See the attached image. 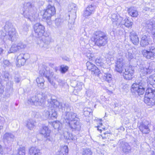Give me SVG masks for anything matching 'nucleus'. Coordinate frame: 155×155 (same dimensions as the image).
<instances>
[{
	"instance_id": "38",
	"label": "nucleus",
	"mask_w": 155,
	"mask_h": 155,
	"mask_svg": "<svg viewBox=\"0 0 155 155\" xmlns=\"http://www.w3.org/2000/svg\"><path fill=\"white\" fill-rule=\"evenodd\" d=\"M104 60L101 58H97L95 60V62L97 66H102L104 65Z\"/></svg>"
},
{
	"instance_id": "2",
	"label": "nucleus",
	"mask_w": 155,
	"mask_h": 155,
	"mask_svg": "<svg viewBox=\"0 0 155 155\" xmlns=\"http://www.w3.org/2000/svg\"><path fill=\"white\" fill-rule=\"evenodd\" d=\"M49 99H48V102L49 104V107L51 108L48 111H45L43 114L46 118L49 119H54L56 118L57 114L55 110L59 109V110H63L64 104L60 103L56 100L52 99L50 96Z\"/></svg>"
},
{
	"instance_id": "55",
	"label": "nucleus",
	"mask_w": 155,
	"mask_h": 155,
	"mask_svg": "<svg viewBox=\"0 0 155 155\" xmlns=\"http://www.w3.org/2000/svg\"><path fill=\"white\" fill-rule=\"evenodd\" d=\"M4 64L7 66H8L9 64V62L8 61L5 60L4 61Z\"/></svg>"
},
{
	"instance_id": "11",
	"label": "nucleus",
	"mask_w": 155,
	"mask_h": 155,
	"mask_svg": "<svg viewBox=\"0 0 155 155\" xmlns=\"http://www.w3.org/2000/svg\"><path fill=\"white\" fill-rule=\"evenodd\" d=\"M28 54H20L16 59V64L18 67H20L24 65L25 63L27 60L28 59Z\"/></svg>"
},
{
	"instance_id": "48",
	"label": "nucleus",
	"mask_w": 155,
	"mask_h": 155,
	"mask_svg": "<svg viewBox=\"0 0 155 155\" xmlns=\"http://www.w3.org/2000/svg\"><path fill=\"white\" fill-rule=\"evenodd\" d=\"M49 80V82L50 83V84L54 87L56 89L58 87V85L57 84H56L53 81V79L52 80Z\"/></svg>"
},
{
	"instance_id": "27",
	"label": "nucleus",
	"mask_w": 155,
	"mask_h": 155,
	"mask_svg": "<svg viewBox=\"0 0 155 155\" xmlns=\"http://www.w3.org/2000/svg\"><path fill=\"white\" fill-rule=\"evenodd\" d=\"M148 38L146 35H143L140 41V45L142 47H145L149 44Z\"/></svg>"
},
{
	"instance_id": "26",
	"label": "nucleus",
	"mask_w": 155,
	"mask_h": 155,
	"mask_svg": "<svg viewBox=\"0 0 155 155\" xmlns=\"http://www.w3.org/2000/svg\"><path fill=\"white\" fill-rule=\"evenodd\" d=\"M68 150L67 146H61L57 153V155H67Z\"/></svg>"
},
{
	"instance_id": "33",
	"label": "nucleus",
	"mask_w": 155,
	"mask_h": 155,
	"mask_svg": "<svg viewBox=\"0 0 155 155\" xmlns=\"http://www.w3.org/2000/svg\"><path fill=\"white\" fill-rule=\"evenodd\" d=\"M103 79L104 80L108 83H110L112 79V77L111 74L107 73H104L103 76Z\"/></svg>"
},
{
	"instance_id": "31",
	"label": "nucleus",
	"mask_w": 155,
	"mask_h": 155,
	"mask_svg": "<svg viewBox=\"0 0 155 155\" xmlns=\"http://www.w3.org/2000/svg\"><path fill=\"white\" fill-rule=\"evenodd\" d=\"M36 81L37 83L38 86L42 88L44 85L45 80L41 76L38 78L36 79Z\"/></svg>"
},
{
	"instance_id": "56",
	"label": "nucleus",
	"mask_w": 155,
	"mask_h": 155,
	"mask_svg": "<svg viewBox=\"0 0 155 155\" xmlns=\"http://www.w3.org/2000/svg\"><path fill=\"white\" fill-rule=\"evenodd\" d=\"M149 49L148 50L149 51H153V50L155 49V47L153 46H151L149 47Z\"/></svg>"
},
{
	"instance_id": "8",
	"label": "nucleus",
	"mask_w": 155,
	"mask_h": 155,
	"mask_svg": "<svg viewBox=\"0 0 155 155\" xmlns=\"http://www.w3.org/2000/svg\"><path fill=\"white\" fill-rule=\"evenodd\" d=\"M63 110L61 111L62 112L65 111V116L64 119L67 124L73 121L77 118L78 117L76 113L73 112H69L70 110V107L68 105L65 104V106H64Z\"/></svg>"
},
{
	"instance_id": "32",
	"label": "nucleus",
	"mask_w": 155,
	"mask_h": 155,
	"mask_svg": "<svg viewBox=\"0 0 155 155\" xmlns=\"http://www.w3.org/2000/svg\"><path fill=\"white\" fill-rule=\"evenodd\" d=\"M64 136L67 140H74L76 139L75 136H73L72 134L69 133L68 132H64Z\"/></svg>"
},
{
	"instance_id": "40",
	"label": "nucleus",
	"mask_w": 155,
	"mask_h": 155,
	"mask_svg": "<svg viewBox=\"0 0 155 155\" xmlns=\"http://www.w3.org/2000/svg\"><path fill=\"white\" fill-rule=\"evenodd\" d=\"M76 5L74 3L70 4L68 6V9L69 11H72L74 13H76L77 8Z\"/></svg>"
},
{
	"instance_id": "30",
	"label": "nucleus",
	"mask_w": 155,
	"mask_h": 155,
	"mask_svg": "<svg viewBox=\"0 0 155 155\" xmlns=\"http://www.w3.org/2000/svg\"><path fill=\"white\" fill-rule=\"evenodd\" d=\"M36 122L31 119H29L27 121V126L28 129L32 130L35 127Z\"/></svg>"
},
{
	"instance_id": "45",
	"label": "nucleus",
	"mask_w": 155,
	"mask_h": 155,
	"mask_svg": "<svg viewBox=\"0 0 155 155\" xmlns=\"http://www.w3.org/2000/svg\"><path fill=\"white\" fill-rule=\"evenodd\" d=\"M10 138V134L9 133H6L3 137L4 141L5 142H8L9 141Z\"/></svg>"
},
{
	"instance_id": "23",
	"label": "nucleus",
	"mask_w": 155,
	"mask_h": 155,
	"mask_svg": "<svg viewBox=\"0 0 155 155\" xmlns=\"http://www.w3.org/2000/svg\"><path fill=\"white\" fill-rule=\"evenodd\" d=\"M30 155H41V150L36 147H31L29 150Z\"/></svg>"
},
{
	"instance_id": "28",
	"label": "nucleus",
	"mask_w": 155,
	"mask_h": 155,
	"mask_svg": "<svg viewBox=\"0 0 155 155\" xmlns=\"http://www.w3.org/2000/svg\"><path fill=\"white\" fill-rule=\"evenodd\" d=\"M30 27L29 25L26 23L20 29V33L22 34H26L28 31Z\"/></svg>"
},
{
	"instance_id": "41",
	"label": "nucleus",
	"mask_w": 155,
	"mask_h": 155,
	"mask_svg": "<svg viewBox=\"0 0 155 155\" xmlns=\"http://www.w3.org/2000/svg\"><path fill=\"white\" fill-rule=\"evenodd\" d=\"M14 79L15 81L17 83H20L21 81V78L20 76L19 73L17 72H15V73Z\"/></svg>"
},
{
	"instance_id": "63",
	"label": "nucleus",
	"mask_w": 155,
	"mask_h": 155,
	"mask_svg": "<svg viewBox=\"0 0 155 155\" xmlns=\"http://www.w3.org/2000/svg\"><path fill=\"white\" fill-rule=\"evenodd\" d=\"M3 51V50L1 48H0V54Z\"/></svg>"
},
{
	"instance_id": "53",
	"label": "nucleus",
	"mask_w": 155,
	"mask_h": 155,
	"mask_svg": "<svg viewBox=\"0 0 155 155\" xmlns=\"http://www.w3.org/2000/svg\"><path fill=\"white\" fill-rule=\"evenodd\" d=\"M46 72H45V71L44 70H41L39 71V73L41 75H43L44 76L45 75Z\"/></svg>"
},
{
	"instance_id": "36",
	"label": "nucleus",
	"mask_w": 155,
	"mask_h": 155,
	"mask_svg": "<svg viewBox=\"0 0 155 155\" xmlns=\"http://www.w3.org/2000/svg\"><path fill=\"white\" fill-rule=\"evenodd\" d=\"M45 76L47 78L48 81H49V79L50 80H52L55 77L54 75V73L52 72H51L50 71H46Z\"/></svg>"
},
{
	"instance_id": "62",
	"label": "nucleus",
	"mask_w": 155,
	"mask_h": 155,
	"mask_svg": "<svg viewBox=\"0 0 155 155\" xmlns=\"http://www.w3.org/2000/svg\"><path fill=\"white\" fill-rule=\"evenodd\" d=\"M49 66L51 67H53L54 66V64L52 63H50L49 64Z\"/></svg>"
},
{
	"instance_id": "64",
	"label": "nucleus",
	"mask_w": 155,
	"mask_h": 155,
	"mask_svg": "<svg viewBox=\"0 0 155 155\" xmlns=\"http://www.w3.org/2000/svg\"><path fill=\"white\" fill-rule=\"evenodd\" d=\"M100 122L99 123V124L101 125V126H102V124L101 122V119L100 120Z\"/></svg>"
},
{
	"instance_id": "6",
	"label": "nucleus",
	"mask_w": 155,
	"mask_h": 155,
	"mask_svg": "<svg viewBox=\"0 0 155 155\" xmlns=\"http://www.w3.org/2000/svg\"><path fill=\"white\" fill-rule=\"evenodd\" d=\"M49 96H47L45 94H38L30 97L28 101V103L31 105L38 106L44 104L47 100V98L49 99Z\"/></svg>"
},
{
	"instance_id": "46",
	"label": "nucleus",
	"mask_w": 155,
	"mask_h": 155,
	"mask_svg": "<svg viewBox=\"0 0 155 155\" xmlns=\"http://www.w3.org/2000/svg\"><path fill=\"white\" fill-rule=\"evenodd\" d=\"M17 45L19 50L20 49H23L26 47V45L21 42L18 43Z\"/></svg>"
},
{
	"instance_id": "21",
	"label": "nucleus",
	"mask_w": 155,
	"mask_h": 155,
	"mask_svg": "<svg viewBox=\"0 0 155 155\" xmlns=\"http://www.w3.org/2000/svg\"><path fill=\"white\" fill-rule=\"evenodd\" d=\"M71 85L74 88L75 90L79 91L82 89L84 85L82 82L74 81L71 82Z\"/></svg>"
},
{
	"instance_id": "35",
	"label": "nucleus",
	"mask_w": 155,
	"mask_h": 155,
	"mask_svg": "<svg viewBox=\"0 0 155 155\" xmlns=\"http://www.w3.org/2000/svg\"><path fill=\"white\" fill-rule=\"evenodd\" d=\"M125 56L129 60H130L134 57V54H133V51L131 49H129L125 52Z\"/></svg>"
},
{
	"instance_id": "12",
	"label": "nucleus",
	"mask_w": 155,
	"mask_h": 155,
	"mask_svg": "<svg viewBox=\"0 0 155 155\" xmlns=\"http://www.w3.org/2000/svg\"><path fill=\"white\" fill-rule=\"evenodd\" d=\"M86 65L87 69L91 71L92 74H95L97 76L99 75L101 73L100 71L94 64L90 62L87 61L86 63Z\"/></svg>"
},
{
	"instance_id": "51",
	"label": "nucleus",
	"mask_w": 155,
	"mask_h": 155,
	"mask_svg": "<svg viewBox=\"0 0 155 155\" xmlns=\"http://www.w3.org/2000/svg\"><path fill=\"white\" fill-rule=\"evenodd\" d=\"M104 135H102L101 136L102 137V139H106L108 140V139L109 138L108 137V134L107 133H104Z\"/></svg>"
},
{
	"instance_id": "58",
	"label": "nucleus",
	"mask_w": 155,
	"mask_h": 155,
	"mask_svg": "<svg viewBox=\"0 0 155 155\" xmlns=\"http://www.w3.org/2000/svg\"><path fill=\"white\" fill-rule=\"evenodd\" d=\"M9 76V74L7 73H6L5 74V78L8 79Z\"/></svg>"
},
{
	"instance_id": "37",
	"label": "nucleus",
	"mask_w": 155,
	"mask_h": 155,
	"mask_svg": "<svg viewBox=\"0 0 155 155\" xmlns=\"http://www.w3.org/2000/svg\"><path fill=\"white\" fill-rule=\"evenodd\" d=\"M55 22L56 27L58 28H60L63 24V20L61 18H57Z\"/></svg>"
},
{
	"instance_id": "20",
	"label": "nucleus",
	"mask_w": 155,
	"mask_h": 155,
	"mask_svg": "<svg viewBox=\"0 0 155 155\" xmlns=\"http://www.w3.org/2000/svg\"><path fill=\"white\" fill-rule=\"evenodd\" d=\"M142 53L144 57L148 59H153L155 56V53L153 51L148 50H143Z\"/></svg>"
},
{
	"instance_id": "14",
	"label": "nucleus",
	"mask_w": 155,
	"mask_h": 155,
	"mask_svg": "<svg viewBox=\"0 0 155 155\" xmlns=\"http://www.w3.org/2000/svg\"><path fill=\"white\" fill-rule=\"evenodd\" d=\"M118 144L119 145L120 148L124 153L127 154L130 152L131 147L128 143L125 142L124 140H120Z\"/></svg>"
},
{
	"instance_id": "3",
	"label": "nucleus",
	"mask_w": 155,
	"mask_h": 155,
	"mask_svg": "<svg viewBox=\"0 0 155 155\" xmlns=\"http://www.w3.org/2000/svg\"><path fill=\"white\" fill-rule=\"evenodd\" d=\"M33 28L35 32L34 35L37 38L42 37L41 40L44 43V48H48V45L51 41V38L48 35H44L45 32V27L40 23H37L34 25Z\"/></svg>"
},
{
	"instance_id": "15",
	"label": "nucleus",
	"mask_w": 155,
	"mask_h": 155,
	"mask_svg": "<svg viewBox=\"0 0 155 155\" xmlns=\"http://www.w3.org/2000/svg\"><path fill=\"white\" fill-rule=\"evenodd\" d=\"M124 61L122 57L118 58L116 63L115 70L120 73L122 72L123 71V66L124 64Z\"/></svg>"
},
{
	"instance_id": "44",
	"label": "nucleus",
	"mask_w": 155,
	"mask_h": 155,
	"mask_svg": "<svg viewBox=\"0 0 155 155\" xmlns=\"http://www.w3.org/2000/svg\"><path fill=\"white\" fill-rule=\"evenodd\" d=\"M92 152L89 149H84L82 152L83 155H91Z\"/></svg>"
},
{
	"instance_id": "24",
	"label": "nucleus",
	"mask_w": 155,
	"mask_h": 155,
	"mask_svg": "<svg viewBox=\"0 0 155 155\" xmlns=\"http://www.w3.org/2000/svg\"><path fill=\"white\" fill-rule=\"evenodd\" d=\"M130 38L133 43L137 45L139 42V38L136 33L134 31L130 33Z\"/></svg>"
},
{
	"instance_id": "49",
	"label": "nucleus",
	"mask_w": 155,
	"mask_h": 155,
	"mask_svg": "<svg viewBox=\"0 0 155 155\" xmlns=\"http://www.w3.org/2000/svg\"><path fill=\"white\" fill-rule=\"evenodd\" d=\"M93 94V92L90 90H88L86 92V95L87 96L90 97Z\"/></svg>"
},
{
	"instance_id": "18",
	"label": "nucleus",
	"mask_w": 155,
	"mask_h": 155,
	"mask_svg": "<svg viewBox=\"0 0 155 155\" xmlns=\"http://www.w3.org/2000/svg\"><path fill=\"white\" fill-rule=\"evenodd\" d=\"M144 101L147 105L152 106L155 104V98H154V96L149 95L148 93H146V91Z\"/></svg>"
},
{
	"instance_id": "54",
	"label": "nucleus",
	"mask_w": 155,
	"mask_h": 155,
	"mask_svg": "<svg viewBox=\"0 0 155 155\" xmlns=\"http://www.w3.org/2000/svg\"><path fill=\"white\" fill-rule=\"evenodd\" d=\"M1 79L0 78V94H2L4 92L3 90L1 87L2 85L1 83Z\"/></svg>"
},
{
	"instance_id": "5",
	"label": "nucleus",
	"mask_w": 155,
	"mask_h": 155,
	"mask_svg": "<svg viewBox=\"0 0 155 155\" xmlns=\"http://www.w3.org/2000/svg\"><path fill=\"white\" fill-rule=\"evenodd\" d=\"M111 19L113 24L116 26L124 25L126 27L129 28L133 25V22L129 21L128 19L125 18H124L117 14H114L111 15Z\"/></svg>"
},
{
	"instance_id": "19",
	"label": "nucleus",
	"mask_w": 155,
	"mask_h": 155,
	"mask_svg": "<svg viewBox=\"0 0 155 155\" xmlns=\"http://www.w3.org/2000/svg\"><path fill=\"white\" fill-rule=\"evenodd\" d=\"M149 122L146 121L144 123L142 122L139 126V129L140 131L143 134H148L150 130L149 128L148 125Z\"/></svg>"
},
{
	"instance_id": "47",
	"label": "nucleus",
	"mask_w": 155,
	"mask_h": 155,
	"mask_svg": "<svg viewBox=\"0 0 155 155\" xmlns=\"http://www.w3.org/2000/svg\"><path fill=\"white\" fill-rule=\"evenodd\" d=\"M88 59L91 60H93L94 59V54L90 53H87L86 55Z\"/></svg>"
},
{
	"instance_id": "61",
	"label": "nucleus",
	"mask_w": 155,
	"mask_h": 155,
	"mask_svg": "<svg viewBox=\"0 0 155 155\" xmlns=\"http://www.w3.org/2000/svg\"><path fill=\"white\" fill-rule=\"evenodd\" d=\"M85 108H87V111H89V112H91V110L90 108H86V107Z\"/></svg>"
},
{
	"instance_id": "17",
	"label": "nucleus",
	"mask_w": 155,
	"mask_h": 155,
	"mask_svg": "<svg viewBox=\"0 0 155 155\" xmlns=\"http://www.w3.org/2000/svg\"><path fill=\"white\" fill-rule=\"evenodd\" d=\"M134 72V69L131 67H127L125 68V71L123 72V76L124 79L130 80L132 78V76Z\"/></svg>"
},
{
	"instance_id": "9",
	"label": "nucleus",
	"mask_w": 155,
	"mask_h": 155,
	"mask_svg": "<svg viewBox=\"0 0 155 155\" xmlns=\"http://www.w3.org/2000/svg\"><path fill=\"white\" fill-rule=\"evenodd\" d=\"M68 125L71 131L75 132H78L81 129V124L79 118L69 123Z\"/></svg>"
},
{
	"instance_id": "10",
	"label": "nucleus",
	"mask_w": 155,
	"mask_h": 155,
	"mask_svg": "<svg viewBox=\"0 0 155 155\" xmlns=\"http://www.w3.org/2000/svg\"><path fill=\"white\" fill-rule=\"evenodd\" d=\"M55 13V7L53 6L49 5L45 10L43 15V18L45 19H49L51 16H53Z\"/></svg>"
},
{
	"instance_id": "16",
	"label": "nucleus",
	"mask_w": 155,
	"mask_h": 155,
	"mask_svg": "<svg viewBox=\"0 0 155 155\" xmlns=\"http://www.w3.org/2000/svg\"><path fill=\"white\" fill-rule=\"evenodd\" d=\"M140 75L145 76V75L150 74L152 72L153 68H151L150 65L148 66H146L145 64H143L140 65Z\"/></svg>"
},
{
	"instance_id": "42",
	"label": "nucleus",
	"mask_w": 155,
	"mask_h": 155,
	"mask_svg": "<svg viewBox=\"0 0 155 155\" xmlns=\"http://www.w3.org/2000/svg\"><path fill=\"white\" fill-rule=\"evenodd\" d=\"M18 50L17 44L13 43L11 48H10V53L15 52Z\"/></svg>"
},
{
	"instance_id": "4",
	"label": "nucleus",
	"mask_w": 155,
	"mask_h": 155,
	"mask_svg": "<svg viewBox=\"0 0 155 155\" xmlns=\"http://www.w3.org/2000/svg\"><path fill=\"white\" fill-rule=\"evenodd\" d=\"M107 37L105 34L101 31L95 32L93 38L91 39L96 46L101 47L105 46L107 42Z\"/></svg>"
},
{
	"instance_id": "59",
	"label": "nucleus",
	"mask_w": 155,
	"mask_h": 155,
	"mask_svg": "<svg viewBox=\"0 0 155 155\" xmlns=\"http://www.w3.org/2000/svg\"><path fill=\"white\" fill-rule=\"evenodd\" d=\"M14 137V136L13 135L10 134V141H12L11 138L13 139Z\"/></svg>"
},
{
	"instance_id": "39",
	"label": "nucleus",
	"mask_w": 155,
	"mask_h": 155,
	"mask_svg": "<svg viewBox=\"0 0 155 155\" xmlns=\"http://www.w3.org/2000/svg\"><path fill=\"white\" fill-rule=\"evenodd\" d=\"M16 155H25V147L22 146L20 147Z\"/></svg>"
},
{
	"instance_id": "7",
	"label": "nucleus",
	"mask_w": 155,
	"mask_h": 155,
	"mask_svg": "<svg viewBox=\"0 0 155 155\" xmlns=\"http://www.w3.org/2000/svg\"><path fill=\"white\" fill-rule=\"evenodd\" d=\"M23 13L24 17L30 21H35V16L33 15V5L30 2H25L22 8Z\"/></svg>"
},
{
	"instance_id": "34",
	"label": "nucleus",
	"mask_w": 155,
	"mask_h": 155,
	"mask_svg": "<svg viewBox=\"0 0 155 155\" xmlns=\"http://www.w3.org/2000/svg\"><path fill=\"white\" fill-rule=\"evenodd\" d=\"M52 125L54 129H58V131L61 128L62 124L59 121H56L53 122Z\"/></svg>"
},
{
	"instance_id": "25",
	"label": "nucleus",
	"mask_w": 155,
	"mask_h": 155,
	"mask_svg": "<svg viewBox=\"0 0 155 155\" xmlns=\"http://www.w3.org/2000/svg\"><path fill=\"white\" fill-rule=\"evenodd\" d=\"M18 37V33L17 32L15 29L12 27L10 30V40L12 42L15 41L17 40Z\"/></svg>"
},
{
	"instance_id": "52",
	"label": "nucleus",
	"mask_w": 155,
	"mask_h": 155,
	"mask_svg": "<svg viewBox=\"0 0 155 155\" xmlns=\"http://www.w3.org/2000/svg\"><path fill=\"white\" fill-rule=\"evenodd\" d=\"M5 122L4 118L3 117H0V123L1 125L3 124Z\"/></svg>"
},
{
	"instance_id": "22",
	"label": "nucleus",
	"mask_w": 155,
	"mask_h": 155,
	"mask_svg": "<svg viewBox=\"0 0 155 155\" xmlns=\"http://www.w3.org/2000/svg\"><path fill=\"white\" fill-rule=\"evenodd\" d=\"M94 7L92 5H88L84 12L83 16L86 17L94 13Z\"/></svg>"
},
{
	"instance_id": "60",
	"label": "nucleus",
	"mask_w": 155,
	"mask_h": 155,
	"mask_svg": "<svg viewBox=\"0 0 155 155\" xmlns=\"http://www.w3.org/2000/svg\"><path fill=\"white\" fill-rule=\"evenodd\" d=\"M107 93H108L109 94H111L113 93V92L112 91H110L109 90H108L107 91Z\"/></svg>"
},
{
	"instance_id": "57",
	"label": "nucleus",
	"mask_w": 155,
	"mask_h": 155,
	"mask_svg": "<svg viewBox=\"0 0 155 155\" xmlns=\"http://www.w3.org/2000/svg\"><path fill=\"white\" fill-rule=\"evenodd\" d=\"M62 59L64 60H65L67 61H70V59L69 58H68L67 57H64V58H62Z\"/></svg>"
},
{
	"instance_id": "43",
	"label": "nucleus",
	"mask_w": 155,
	"mask_h": 155,
	"mask_svg": "<svg viewBox=\"0 0 155 155\" xmlns=\"http://www.w3.org/2000/svg\"><path fill=\"white\" fill-rule=\"evenodd\" d=\"M68 67L67 66L62 65L60 66V70L62 73H65L68 70Z\"/></svg>"
},
{
	"instance_id": "1",
	"label": "nucleus",
	"mask_w": 155,
	"mask_h": 155,
	"mask_svg": "<svg viewBox=\"0 0 155 155\" xmlns=\"http://www.w3.org/2000/svg\"><path fill=\"white\" fill-rule=\"evenodd\" d=\"M150 86L155 88V76L153 75H151L149 78H140L136 80L131 86V92L136 95H142L147 88L146 93L154 98L155 89H153Z\"/></svg>"
},
{
	"instance_id": "29",
	"label": "nucleus",
	"mask_w": 155,
	"mask_h": 155,
	"mask_svg": "<svg viewBox=\"0 0 155 155\" xmlns=\"http://www.w3.org/2000/svg\"><path fill=\"white\" fill-rule=\"evenodd\" d=\"M130 15L133 17H137L138 15V13L135 8L131 7L128 10Z\"/></svg>"
},
{
	"instance_id": "50",
	"label": "nucleus",
	"mask_w": 155,
	"mask_h": 155,
	"mask_svg": "<svg viewBox=\"0 0 155 155\" xmlns=\"http://www.w3.org/2000/svg\"><path fill=\"white\" fill-rule=\"evenodd\" d=\"M87 108H84L83 111H84V114L85 116H87L91 114V112H89V111H87Z\"/></svg>"
},
{
	"instance_id": "13",
	"label": "nucleus",
	"mask_w": 155,
	"mask_h": 155,
	"mask_svg": "<svg viewBox=\"0 0 155 155\" xmlns=\"http://www.w3.org/2000/svg\"><path fill=\"white\" fill-rule=\"evenodd\" d=\"M50 130H48L46 126H43L41 131V134L44 135V137L46 139V141L52 142L54 140L53 136L50 134Z\"/></svg>"
}]
</instances>
